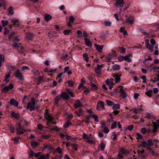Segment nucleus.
Instances as JSON below:
<instances>
[{
  "label": "nucleus",
  "mask_w": 159,
  "mask_h": 159,
  "mask_svg": "<svg viewBox=\"0 0 159 159\" xmlns=\"http://www.w3.org/2000/svg\"><path fill=\"white\" fill-rule=\"evenodd\" d=\"M31 102H29L27 105L26 109H29L30 111H32L34 110L35 105V99L33 98L31 99Z\"/></svg>",
  "instance_id": "nucleus-1"
},
{
  "label": "nucleus",
  "mask_w": 159,
  "mask_h": 159,
  "mask_svg": "<svg viewBox=\"0 0 159 159\" xmlns=\"http://www.w3.org/2000/svg\"><path fill=\"white\" fill-rule=\"evenodd\" d=\"M132 56V55L129 54L128 55H126L125 56H120L118 58V59L119 61H121L123 60L127 61L128 62H130L131 61V59L129 57Z\"/></svg>",
  "instance_id": "nucleus-2"
},
{
  "label": "nucleus",
  "mask_w": 159,
  "mask_h": 159,
  "mask_svg": "<svg viewBox=\"0 0 159 159\" xmlns=\"http://www.w3.org/2000/svg\"><path fill=\"white\" fill-rule=\"evenodd\" d=\"M129 153V151L125 149L122 148L120 149V152H119L118 156L120 159H122L123 156V154H126Z\"/></svg>",
  "instance_id": "nucleus-3"
},
{
  "label": "nucleus",
  "mask_w": 159,
  "mask_h": 159,
  "mask_svg": "<svg viewBox=\"0 0 159 159\" xmlns=\"http://www.w3.org/2000/svg\"><path fill=\"white\" fill-rule=\"evenodd\" d=\"M18 21L19 20L18 19H16L14 18H12L11 19V22L12 23H13V25H9V27L11 28H12L13 25L15 27H18L19 26L20 24Z\"/></svg>",
  "instance_id": "nucleus-4"
},
{
  "label": "nucleus",
  "mask_w": 159,
  "mask_h": 159,
  "mask_svg": "<svg viewBox=\"0 0 159 159\" xmlns=\"http://www.w3.org/2000/svg\"><path fill=\"white\" fill-rule=\"evenodd\" d=\"M13 85L12 84H9L8 86L4 87L2 89V91L4 93H7V92L13 88Z\"/></svg>",
  "instance_id": "nucleus-5"
},
{
  "label": "nucleus",
  "mask_w": 159,
  "mask_h": 159,
  "mask_svg": "<svg viewBox=\"0 0 159 159\" xmlns=\"http://www.w3.org/2000/svg\"><path fill=\"white\" fill-rule=\"evenodd\" d=\"M14 75L15 77L20 80H23L22 74L20 73L19 70H18L14 74Z\"/></svg>",
  "instance_id": "nucleus-6"
},
{
  "label": "nucleus",
  "mask_w": 159,
  "mask_h": 159,
  "mask_svg": "<svg viewBox=\"0 0 159 159\" xmlns=\"http://www.w3.org/2000/svg\"><path fill=\"white\" fill-rule=\"evenodd\" d=\"M103 66V64L97 65V66L94 68V70L96 73L98 75H100L101 73V69L102 68Z\"/></svg>",
  "instance_id": "nucleus-7"
},
{
  "label": "nucleus",
  "mask_w": 159,
  "mask_h": 159,
  "mask_svg": "<svg viewBox=\"0 0 159 159\" xmlns=\"http://www.w3.org/2000/svg\"><path fill=\"white\" fill-rule=\"evenodd\" d=\"M44 116L45 119L49 121H52L53 119L51 114L48 112L46 111L44 113Z\"/></svg>",
  "instance_id": "nucleus-8"
},
{
  "label": "nucleus",
  "mask_w": 159,
  "mask_h": 159,
  "mask_svg": "<svg viewBox=\"0 0 159 159\" xmlns=\"http://www.w3.org/2000/svg\"><path fill=\"white\" fill-rule=\"evenodd\" d=\"M134 20V18L133 16H130L126 19L125 23L131 25L133 24Z\"/></svg>",
  "instance_id": "nucleus-9"
},
{
  "label": "nucleus",
  "mask_w": 159,
  "mask_h": 159,
  "mask_svg": "<svg viewBox=\"0 0 159 159\" xmlns=\"http://www.w3.org/2000/svg\"><path fill=\"white\" fill-rule=\"evenodd\" d=\"M145 46L148 49H149L151 52H153V46L151 45L149 43V40L148 39H147L145 41Z\"/></svg>",
  "instance_id": "nucleus-10"
},
{
  "label": "nucleus",
  "mask_w": 159,
  "mask_h": 159,
  "mask_svg": "<svg viewBox=\"0 0 159 159\" xmlns=\"http://www.w3.org/2000/svg\"><path fill=\"white\" fill-rule=\"evenodd\" d=\"M34 37V35L33 33L30 32H28L25 34V37L28 40H32Z\"/></svg>",
  "instance_id": "nucleus-11"
},
{
  "label": "nucleus",
  "mask_w": 159,
  "mask_h": 159,
  "mask_svg": "<svg viewBox=\"0 0 159 159\" xmlns=\"http://www.w3.org/2000/svg\"><path fill=\"white\" fill-rule=\"evenodd\" d=\"M8 103L11 105H13L16 107L18 106L19 104L17 101L13 98L11 99L8 102Z\"/></svg>",
  "instance_id": "nucleus-12"
},
{
  "label": "nucleus",
  "mask_w": 159,
  "mask_h": 159,
  "mask_svg": "<svg viewBox=\"0 0 159 159\" xmlns=\"http://www.w3.org/2000/svg\"><path fill=\"white\" fill-rule=\"evenodd\" d=\"M101 107L102 109L104 108V103L102 101H99V102L98 103L96 108L97 110H101Z\"/></svg>",
  "instance_id": "nucleus-13"
},
{
  "label": "nucleus",
  "mask_w": 159,
  "mask_h": 159,
  "mask_svg": "<svg viewBox=\"0 0 159 159\" xmlns=\"http://www.w3.org/2000/svg\"><path fill=\"white\" fill-rule=\"evenodd\" d=\"M112 77H115V83H118L120 81V76H121V75H118V74H112Z\"/></svg>",
  "instance_id": "nucleus-14"
},
{
  "label": "nucleus",
  "mask_w": 159,
  "mask_h": 159,
  "mask_svg": "<svg viewBox=\"0 0 159 159\" xmlns=\"http://www.w3.org/2000/svg\"><path fill=\"white\" fill-rule=\"evenodd\" d=\"M82 106V104L79 100H76L74 104V107L75 109H77L78 107H81Z\"/></svg>",
  "instance_id": "nucleus-15"
},
{
  "label": "nucleus",
  "mask_w": 159,
  "mask_h": 159,
  "mask_svg": "<svg viewBox=\"0 0 159 159\" xmlns=\"http://www.w3.org/2000/svg\"><path fill=\"white\" fill-rule=\"evenodd\" d=\"M25 131V130L22 127H18L16 129V134H23Z\"/></svg>",
  "instance_id": "nucleus-16"
},
{
  "label": "nucleus",
  "mask_w": 159,
  "mask_h": 159,
  "mask_svg": "<svg viewBox=\"0 0 159 159\" xmlns=\"http://www.w3.org/2000/svg\"><path fill=\"white\" fill-rule=\"evenodd\" d=\"M94 46L96 48V49L100 52H102V50L103 48V45H99L97 44V43L94 44Z\"/></svg>",
  "instance_id": "nucleus-17"
},
{
  "label": "nucleus",
  "mask_w": 159,
  "mask_h": 159,
  "mask_svg": "<svg viewBox=\"0 0 159 159\" xmlns=\"http://www.w3.org/2000/svg\"><path fill=\"white\" fill-rule=\"evenodd\" d=\"M124 4L123 0H116V5L118 7H122Z\"/></svg>",
  "instance_id": "nucleus-18"
},
{
  "label": "nucleus",
  "mask_w": 159,
  "mask_h": 159,
  "mask_svg": "<svg viewBox=\"0 0 159 159\" xmlns=\"http://www.w3.org/2000/svg\"><path fill=\"white\" fill-rule=\"evenodd\" d=\"M60 96L62 98L65 99H68L69 98V96L68 95L67 93L65 92L62 93L60 94Z\"/></svg>",
  "instance_id": "nucleus-19"
},
{
  "label": "nucleus",
  "mask_w": 159,
  "mask_h": 159,
  "mask_svg": "<svg viewBox=\"0 0 159 159\" xmlns=\"http://www.w3.org/2000/svg\"><path fill=\"white\" fill-rule=\"evenodd\" d=\"M85 40L84 43L86 45L89 47H91L92 44L89 39L87 38H85L84 39Z\"/></svg>",
  "instance_id": "nucleus-20"
},
{
  "label": "nucleus",
  "mask_w": 159,
  "mask_h": 159,
  "mask_svg": "<svg viewBox=\"0 0 159 159\" xmlns=\"http://www.w3.org/2000/svg\"><path fill=\"white\" fill-rule=\"evenodd\" d=\"M119 92L120 93V96L123 98H125L127 96V94L124 90L120 89Z\"/></svg>",
  "instance_id": "nucleus-21"
},
{
  "label": "nucleus",
  "mask_w": 159,
  "mask_h": 159,
  "mask_svg": "<svg viewBox=\"0 0 159 159\" xmlns=\"http://www.w3.org/2000/svg\"><path fill=\"white\" fill-rule=\"evenodd\" d=\"M11 116L12 117H14L15 119L18 118L20 115L18 113H16L14 112H12L11 114Z\"/></svg>",
  "instance_id": "nucleus-22"
},
{
  "label": "nucleus",
  "mask_w": 159,
  "mask_h": 159,
  "mask_svg": "<svg viewBox=\"0 0 159 159\" xmlns=\"http://www.w3.org/2000/svg\"><path fill=\"white\" fill-rule=\"evenodd\" d=\"M118 49L120 53L122 54L125 53L126 52L125 49L123 47H118Z\"/></svg>",
  "instance_id": "nucleus-23"
},
{
  "label": "nucleus",
  "mask_w": 159,
  "mask_h": 159,
  "mask_svg": "<svg viewBox=\"0 0 159 159\" xmlns=\"http://www.w3.org/2000/svg\"><path fill=\"white\" fill-rule=\"evenodd\" d=\"M31 145L33 148L35 149L36 147L39 145V143L35 141L31 142Z\"/></svg>",
  "instance_id": "nucleus-24"
},
{
  "label": "nucleus",
  "mask_w": 159,
  "mask_h": 159,
  "mask_svg": "<svg viewBox=\"0 0 159 159\" xmlns=\"http://www.w3.org/2000/svg\"><path fill=\"white\" fill-rule=\"evenodd\" d=\"M72 124V123L70 122L69 120H67V122L65 123L63 126L64 128H67L69 126Z\"/></svg>",
  "instance_id": "nucleus-25"
},
{
  "label": "nucleus",
  "mask_w": 159,
  "mask_h": 159,
  "mask_svg": "<svg viewBox=\"0 0 159 159\" xmlns=\"http://www.w3.org/2000/svg\"><path fill=\"white\" fill-rule=\"evenodd\" d=\"M21 44V43H20L18 44L17 43L15 42L12 44V46L14 49H17L20 47V45Z\"/></svg>",
  "instance_id": "nucleus-26"
},
{
  "label": "nucleus",
  "mask_w": 159,
  "mask_h": 159,
  "mask_svg": "<svg viewBox=\"0 0 159 159\" xmlns=\"http://www.w3.org/2000/svg\"><path fill=\"white\" fill-rule=\"evenodd\" d=\"M112 68L114 70H119L120 69V66L119 65L115 64L112 66Z\"/></svg>",
  "instance_id": "nucleus-27"
},
{
  "label": "nucleus",
  "mask_w": 159,
  "mask_h": 159,
  "mask_svg": "<svg viewBox=\"0 0 159 159\" xmlns=\"http://www.w3.org/2000/svg\"><path fill=\"white\" fill-rule=\"evenodd\" d=\"M61 98H62L60 96V95L57 96L54 99V101L57 104H58V102L61 100Z\"/></svg>",
  "instance_id": "nucleus-28"
},
{
  "label": "nucleus",
  "mask_w": 159,
  "mask_h": 159,
  "mask_svg": "<svg viewBox=\"0 0 159 159\" xmlns=\"http://www.w3.org/2000/svg\"><path fill=\"white\" fill-rule=\"evenodd\" d=\"M120 32L122 33L123 34L126 35H128L125 29V28L124 27H121L120 29Z\"/></svg>",
  "instance_id": "nucleus-29"
},
{
  "label": "nucleus",
  "mask_w": 159,
  "mask_h": 159,
  "mask_svg": "<svg viewBox=\"0 0 159 159\" xmlns=\"http://www.w3.org/2000/svg\"><path fill=\"white\" fill-rule=\"evenodd\" d=\"M91 89L93 91H95L97 90L98 88L96 86V85L94 84H91Z\"/></svg>",
  "instance_id": "nucleus-30"
},
{
  "label": "nucleus",
  "mask_w": 159,
  "mask_h": 159,
  "mask_svg": "<svg viewBox=\"0 0 159 159\" xmlns=\"http://www.w3.org/2000/svg\"><path fill=\"white\" fill-rule=\"evenodd\" d=\"M82 112L83 110L81 109H79L78 110L75 111V113L79 117L81 115Z\"/></svg>",
  "instance_id": "nucleus-31"
},
{
  "label": "nucleus",
  "mask_w": 159,
  "mask_h": 159,
  "mask_svg": "<svg viewBox=\"0 0 159 159\" xmlns=\"http://www.w3.org/2000/svg\"><path fill=\"white\" fill-rule=\"evenodd\" d=\"M51 18L52 16L49 14H47L44 16V19L47 21H49Z\"/></svg>",
  "instance_id": "nucleus-32"
},
{
  "label": "nucleus",
  "mask_w": 159,
  "mask_h": 159,
  "mask_svg": "<svg viewBox=\"0 0 159 159\" xmlns=\"http://www.w3.org/2000/svg\"><path fill=\"white\" fill-rule=\"evenodd\" d=\"M106 84L109 86V89H111L113 88V85L114 84L110 83L109 80L108 79H107L106 80Z\"/></svg>",
  "instance_id": "nucleus-33"
},
{
  "label": "nucleus",
  "mask_w": 159,
  "mask_h": 159,
  "mask_svg": "<svg viewBox=\"0 0 159 159\" xmlns=\"http://www.w3.org/2000/svg\"><path fill=\"white\" fill-rule=\"evenodd\" d=\"M49 156L50 155L49 153H47L46 155H41L40 157L41 159H48Z\"/></svg>",
  "instance_id": "nucleus-34"
},
{
  "label": "nucleus",
  "mask_w": 159,
  "mask_h": 159,
  "mask_svg": "<svg viewBox=\"0 0 159 159\" xmlns=\"http://www.w3.org/2000/svg\"><path fill=\"white\" fill-rule=\"evenodd\" d=\"M145 94L147 95L149 97H151L152 96V90L151 89L149 90L148 91L145 93Z\"/></svg>",
  "instance_id": "nucleus-35"
},
{
  "label": "nucleus",
  "mask_w": 159,
  "mask_h": 159,
  "mask_svg": "<svg viewBox=\"0 0 159 159\" xmlns=\"http://www.w3.org/2000/svg\"><path fill=\"white\" fill-rule=\"evenodd\" d=\"M112 108L113 110H116L120 108V105L119 103L114 104Z\"/></svg>",
  "instance_id": "nucleus-36"
},
{
  "label": "nucleus",
  "mask_w": 159,
  "mask_h": 159,
  "mask_svg": "<svg viewBox=\"0 0 159 159\" xmlns=\"http://www.w3.org/2000/svg\"><path fill=\"white\" fill-rule=\"evenodd\" d=\"M106 102L107 104L109 106L113 105L114 104V103L113 101L109 100H107Z\"/></svg>",
  "instance_id": "nucleus-37"
},
{
  "label": "nucleus",
  "mask_w": 159,
  "mask_h": 159,
  "mask_svg": "<svg viewBox=\"0 0 159 159\" xmlns=\"http://www.w3.org/2000/svg\"><path fill=\"white\" fill-rule=\"evenodd\" d=\"M153 129L152 130L153 132H156L157 130V124L156 123L153 122Z\"/></svg>",
  "instance_id": "nucleus-38"
},
{
  "label": "nucleus",
  "mask_w": 159,
  "mask_h": 159,
  "mask_svg": "<svg viewBox=\"0 0 159 159\" xmlns=\"http://www.w3.org/2000/svg\"><path fill=\"white\" fill-rule=\"evenodd\" d=\"M8 13L9 15H13L14 13V11L13 10V7L11 6L9 7L8 10Z\"/></svg>",
  "instance_id": "nucleus-39"
},
{
  "label": "nucleus",
  "mask_w": 159,
  "mask_h": 159,
  "mask_svg": "<svg viewBox=\"0 0 159 159\" xmlns=\"http://www.w3.org/2000/svg\"><path fill=\"white\" fill-rule=\"evenodd\" d=\"M83 57L84 59L86 62H88L89 61V58L88 56V55L86 53H84L83 54Z\"/></svg>",
  "instance_id": "nucleus-40"
},
{
  "label": "nucleus",
  "mask_w": 159,
  "mask_h": 159,
  "mask_svg": "<svg viewBox=\"0 0 159 159\" xmlns=\"http://www.w3.org/2000/svg\"><path fill=\"white\" fill-rule=\"evenodd\" d=\"M146 146H147V142L144 141L142 142V143L140 145V146L139 147V148L140 147H142L143 148H146Z\"/></svg>",
  "instance_id": "nucleus-41"
},
{
  "label": "nucleus",
  "mask_w": 159,
  "mask_h": 159,
  "mask_svg": "<svg viewBox=\"0 0 159 159\" xmlns=\"http://www.w3.org/2000/svg\"><path fill=\"white\" fill-rule=\"evenodd\" d=\"M8 23L9 21L8 20L2 21V26L3 27H5V26H7Z\"/></svg>",
  "instance_id": "nucleus-42"
},
{
  "label": "nucleus",
  "mask_w": 159,
  "mask_h": 159,
  "mask_svg": "<svg viewBox=\"0 0 159 159\" xmlns=\"http://www.w3.org/2000/svg\"><path fill=\"white\" fill-rule=\"evenodd\" d=\"M51 135L49 134L47 135H42L41 136V138L44 139H47L51 137Z\"/></svg>",
  "instance_id": "nucleus-43"
},
{
  "label": "nucleus",
  "mask_w": 159,
  "mask_h": 159,
  "mask_svg": "<svg viewBox=\"0 0 159 159\" xmlns=\"http://www.w3.org/2000/svg\"><path fill=\"white\" fill-rule=\"evenodd\" d=\"M147 146H151L153 145V144L152 142V141L151 140L148 139L147 141Z\"/></svg>",
  "instance_id": "nucleus-44"
},
{
  "label": "nucleus",
  "mask_w": 159,
  "mask_h": 159,
  "mask_svg": "<svg viewBox=\"0 0 159 159\" xmlns=\"http://www.w3.org/2000/svg\"><path fill=\"white\" fill-rule=\"evenodd\" d=\"M66 91L68 92V93H69L71 97H74L75 96L73 93L72 92H71V91H70V90L67 89L66 90Z\"/></svg>",
  "instance_id": "nucleus-45"
},
{
  "label": "nucleus",
  "mask_w": 159,
  "mask_h": 159,
  "mask_svg": "<svg viewBox=\"0 0 159 159\" xmlns=\"http://www.w3.org/2000/svg\"><path fill=\"white\" fill-rule=\"evenodd\" d=\"M104 23L106 26H110L111 24V22L109 21H105Z\"/></svg>",
  "instance_id": "nucleus-46"
},
{
  "label": "nucleus",
  "mask_w": 159,
  "mask_h": 159,
  "mask_svg": "<svg viewBox=\"0 0 159 159\" xmlns=\"http://www.w3.org/2000/svg\"><path fill=\"white\" fill-rule=\"evenodd\" d=\"M92 117L93 118L95 121L98 122L99 121L98 119V116L97 115H93L92 116Z\"/></svg>",
  "instance_id": "nucleus-47"
},
{
  "label": "nucleus",
  "mask_w": 159,
  "mask_h": 159,
  "mask_svg": "<svg viewBox=\"0 0 159 159\" xmlns=\"http://www.w3.org/2000/svg\"><path fill=\"white\" fill-rule=\"evenodd\" d=\"M117 122L115 121L113 122L111 125V128L112 129H114L116 127Z\"/></svg>",
  "instance_id": "nucleus-48"
},
{
  "label": "nucleus",
  "mask_w": 159,
  "mask_h": 159,
  "mask_svg": "<svg viewBox=\"0 0 159 159\" xmlns=\"http://www.w3.org/2000/svg\"><path fill=\"white\" fill-rule=\"evenodd\" d=\"M70 32H71V30H66L63 31V33L64 35H67L69 34V33Z\"/></svg>",
  "instance_id": "nucleus-49"
},
{
  "label": "nucleus",
  "mask_w": 159,
  "mask_h": 159,
  "mask_svg": "<svg viewBox=\"0 0 159 159\" xmlns=\"http://www.w3.org/2000/svg\"><path fill=\"white\" fill-rule=\"evenodd\" d=\"M67 83H68L69 86L72 87L73 86L74 83L73 81L71 80H68L67 82Z\"/></svg>",
  "instance_id": "nucleus-50"
},
{
  "label": "nucleus",
  "mask_w": 159,
  "mask_h": 159,
  "mask_svg": "<svg viewBox=\"0 0 159 159\" xmlns=\"http://www.w3.org/2000/svg\"><path fill=\"white\" fill-rule=\"evenodd\" d=\"M75 20V18L73 16H71L69 19V22H70L72 23H73Z\"/></svg>",
  "instance_id": "nucleus-51"
},
{
  "label": "nucleus",
  "mask_w": 159,
  "mask_h": 159,
  "mask_svg": "<svg viewBox=\"0 0 159 159\" xmlns=\"http://www.w3.org/2000/svg\"><path fill=\"white\" fill-rule=\"evenodd\" d=\"M83 139H89L90 138V137L89 135L86 134L85 133H84L83 134Z\"/></svg>",
  "instance_id": "nucleus-52"
},
{
  "label": "nucleus",
  "mask_w": 159,
  "mask_h": 159,
  "mask_svg": "<svg viewBox=\"0 0 159 159\" xmlns=\"http://www.w3.org/2000/svg\"><path fill=\"white\" fill-rule=\"evenodd\" d=\"M7 67L10 70V71H11V70H14V68L15 67V66H13L10 65H8L7 66Z\"/></svg>",
  "instance_id": "nucleus-53"
},
{
  "label": "nucleus",
  "mask_w": 159,
  "mask_h": 159,
  "mask_svg": "<svg viewBox=\"0 0 159 159\" xmlns=\"http://www.w3.org/2000/svg\"><path fill=\"white\" fill-rule=\"evenodd\" d=\"M51 130H55L56 131H60L59 129L57 126H56L54 128H51Z\"/></svg>",
  "instance_id": "nucleus-54"
},
{
  "label": "nucleus",
  "mask_w": 159,
  "mask_h": 159,
  "mask_svg": "<svg viewBox=\"0 0 159 159\" xmlns=\"http://www.w3.org/2000/svg\"><path fill=\"white\" fill-rule=\"evenodd\" d=\"M56 151L59 154H61L62 153V151L60 148L59 147H58L56 149Z\"/></svg>",
  "instance_id": "nucleus-55"
},
{
  "label": "nucleus",
  "mask_w": 159,
  "mask_h": 159,
  "mask_svg": "<svg viewBox=\"0 0 159 159\" xmlns=\"http://www.w3.org/2000/svg\"><path fill=\"white\" fill-rule=\"evenodd\" d=\"M103 131L105 133L107 134L109 132V130L107 127H105L104 128Z\"/></svg>",
  "instance_id": "nucleus-56"
},
{
  "label": "nucleus",
  "mask_w": 159,
  "mask_h": 159,
  "mask_svg": "<svg viewBox=\"0 0 159 159\" xmlns=\"http://www.w3.org/2000/svg\"><path fill=\"white\" fill-rule=\"evenodd\" d=\"M112 58L111 57H105V59L106 61H108V62H110L111 61V60Z\"/></svg>",
  "instance_id": "nucleus-57"
},
{
  "label": "nucleus",
  "mask_w": 159,
  "mask_h": 159,
  "mask_svg": "<svg viewBox=\"0 0 159 159\" xmlns=\"http://www.w3.org/2000/svg\"><path fill=\"white\" fill-rule=\"evenodd\" d=\"M4 30H5V31L4 33V34H5V35L9 33V30L7 28V27H5L4 28Z\"/></svg>",
  "instance_id": "nucleus-58"
},
{
  "label": "nucleus",
  "mask_w": 159,
  "mask_h": 159,
  "mask_svg": "<svg viewBox=\"0 0 159 159\" xmlns=\"http://www.w3.org/2000/svg\"><path fill=\"white\" fill-rule=\"evenodd\" d=\"M71 145L74 148L75 150V151H77L78 150L77 147L78 146V145L75 144H72Z\"/></svg>",
  "instance_id": "nucleus-59"
},
{
  "label": "nucleus",
  "mask_w": 159,
  "mask_h": 159,
  "mask_svg": "<svg viewBox=\"0 0 159 159\" xmlns=\"http://www.w3.org/2000/svg\"><path fill=\"white\" fill-rule=\"evenodd\" d=\"M34 152L33 151H32V150H30V153H29V157H32L34 156Z\"/></svg>",
  "instance_id": "nucleus-60"
},
{
  "label": "nucleus",
  "mask_w": 159,
  "mask_h": 159,
  "mask_svg": "<svg viewBox=\"0 0 159 159\" xmlns=\"http://www.w3.org/2000/svg\"><path fill=\"white\" fill-rule=\"evenodd\" d=\"M141 132L143 134H145L146 133V130L145 128H142L141 129Z\"/></svg>",
  "instance_id": "nucleus-61"
},
{
  "label": "nucleus",
  "mask_w": 159,
  "mask_h": 159,
  "mask_svg": "<svg viewBox=\"0 0 159 159\" xmlns=\"http://www.w3.org/2000/svg\"><path fill=\"white\" fill-rule=\"evenodd\" d=\"M140 111V109H139L135 108L133 109V111L135 113H138Z\"/></svg>",
  "instance_id": "nucleus-62"
},
{
  "label": "nucleus",
  "mask_w": 159,
  "mask_h": 159,
  "mask_svg": "<svg viewBox=\"0 0 159 159\" xmlns=\"http://www.w3.org/2000/svg\"><path fill=\"white\" fill-rule=\"evenodd\" d=\"M134 127V125H130L128 126L127 129L130 131L132 130Z\"/></svg>",
  "instance_id": "nucleus-63"
},
{
  "label": "nucleus",
  "mask_w": 159,
  "mask_h": 159,
  "mask_svg": "<svg viewBox=\"0 0 159 159\" xmlns=\"http://www.w3.org/2000/svg\"><path fill=\"white\" fill-rule=\"evenodd\" d=\"M100 148L101 150L102 151L104 150L105 148V145L103 143H101L100 144Z\"/></svg>",
  "instance_id": "nucleus-64"
}]
</instances>
